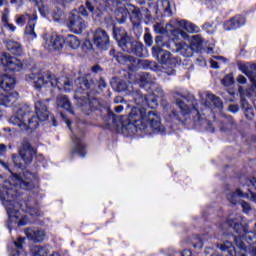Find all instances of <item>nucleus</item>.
I'll return each instance as SVG.
<instances>
[{
	"label": "nucleus",
	"mask_w": 256,
	"mask_h": 256,
	"mask_svg": "<svg viewBox=\"0 0 256 256\" xmlns=\"http://www.w3.org/2000/svg\"><path fill=\"white\" fill-rule=\"evenodd\" d=\"M37 180V175L24 171L23 174H12L9 182H5L0 188V200L8 213V229L11 231L15 227H25L35 221V217H41L39 206L35 200H28L20 203V189L28 191L33 189V181Z\"/></svg>",
	"instance_id": "nucleus-1"
},
{
	"label": "nucleus",
	"mask_w": 256,
	"mask_h": 256,
	"mask_svg": "<svg viewBox=\"0 0 256 256\" xmlns=\"http://www.w3.org/2000/svg\"><path fill=\"white\" fill-rule=\"evenodd\" d=\"M112 87H114L118 93L126 91L131 99H133L134 103L138 105L131 109L128 117L124 116L121 118L120 127L122 133H133L135 129L145 131L148 127L151 128L154 133H160V135L165 133V126L161 123V115H159V112H147V110H145V107H150V109L157 107L158 100L155 92L143 96L141 91L135 90L133 84H127L125 80L117 81L115 84H112Z\"/></svg>",
	"instance_id": "nucleus-2"
},
{
	"label": "nucleus",
	"mask_w": 256,
	"mask_h": 256,
	"mask_svg": "<svg viewBox=\"0 0 256 256\" xmlns=\"http://www.w3.org/2000/svg\"><path fill=\"white\" fill-rule=\"evenodd\" d=\"M35 114L26 104H18L13 107V115L9 119L10 125L18 127L20 131H35L39 127V121H47L49 110H47V100L35 103Z\"/></svg>",
	"instance_id": "nucleus-3"
},
{
	"label": "nucleus",
	"mask_w": 256,
	"mask_h": 256,
	"mask_svg": "<svg viewBox=\"0 0 256 256\" xmlns=\"http://www.w3.org/2000/svg\"><path fill=\"white\" fill-rule=\"evenodd\" d=\"M176 105L180 109V113L173 110L170 117L172 121H178L180 125L187 127H202V125H209V121L205 114L199 111V104L193 97H185L180 93L174 95Z\"/></svg>",
	"instance_id": "nucleus-4"
},
{
	"label": "nucleus",
	"mask_w": 256,
	"mask_h": 256,
	"mask_svg": "<svg viewBox=\"0 0 256 256\" xmlns=\"http://www.w3.org/2000/svg\"><path fill=\"white\" fill-rule=\"evenodd\" d=\"M94 6L90 2H86V8L90 13H93L95 9L98 11H114L116 15V21L123 24L127 21V17H131V21H139L141 19V12L131 4L122 5L119 0H93Z\"/></svg>",
	"instance_id": "nucleus-5"
},
{
	"label": "nucleus",
	"mask_w": 256,
	"mask_h": 256,
	"mask_svg": "<svg viewBox=\"0 0 256 256\" xmlns=\"http://www.w3.org/2000/svg\"><path fill=\"white\" fill-rule=\"evenodd\" d=\"M26 81L28 83H33L34 89H41L46 87V89H51V87H57L59 91L64 93H69L73 91V85L67 77L56 78L55 74L49 71H42L38 68L32 69L30 74L26 75Z\"/></svg>",
	"instance_id": "nucleus-6"
},
{
	"label": "nucleus",
	"mask_w": 256,
	"mask_h": 256,
	"mask_svg": "<svg viewBox=\"0 0 256 256\" xmlns=\"http://www.w3.org/2000/svg\"><path fill=\"white\" fill-rule=\"evenodd\" d=\"M113 37L117 41L118 46L126 53H132L136 57H145L143 54V44L133 41L123 28H113Z\"/></svg>",
	"instance_id": "nucleus-7"
},
{
	"label": "nucleus",
	"mask_w": 256,
	"mask_h": 256,
	"mask_svg": "<svg viewBox=\"0 0 256 256\" xmlns=\"http://www.w3.org/2000/svg\"><path fill=\"white\" fill-rule=\"evenodd\" d=\"M75 99H78V105L83 107V111H93V106H91V95H89V89L93 87V82L89 81L87 77H79L75 81Z\"/></svg>",
	"instance_id": "nucleus-8"
},
{
	"label": "nucleus",
	"mask_w": 256,
	"mask_h": 256,
	"mask_svg": "<svg viewBox=\"0 0 256 256\" xmlns=\"http://www.w3.org/2000/svg\"><path fill=\"white\" fill-rule=\"evenodd\" d=\"M87 15L85 6H80L78 10H73L68 17V29L72 33H76V35L83 33L87 29V21H85Z\"/></svg>",
	"instance_id": "nucleus-9"
},
{
	"label": "nucleus",
	"mask_w": 256,
	"mask_h": 256,
	"mask_svg": "<svg viewBox=\"0 0 256 256\" xmlns=\"http://www.w3.org/2000/svg\"><path fill=\"white\" fill-rule=\"evenodd\" d=\"M28 21V23H27ZM15 23L18 27H25V23H27L25 28V35L30 41H34L37 39V33H35V25H37V13L33 12L32 14L26 12L24 14L16 15Z\"/></svg>",
	"instance_id": "nucleus-10"
},
{
	"label": "nucleus",
	"mask_w": 256,
	"mask_h": 256,
	"mask_svg": "<svg viewBox=\"0 0 256 256\" xmlns=\"http://www.w3.org/2000/svg\"><path fill=\"white\" fill-rule=\"evenodd\" d=\"M152 55L156 57L157 61L163 66V73L165 75H173L175 73V65L177 60L173 58L171 52L163 50L161 47H152Z\"/></svg>",
	"instance_id": "nucleus-11"
},
{
	"label": "nucleus",
	"mask_w": 256,
	"mask_h": 256,
	"mask_svg": "<svg viewBox=\"0 0 256 256\" xmlns=\"http://www.w3.org/2000/svg\"><path fill=\"white\" fill-rule=\"evenodd\" d=\"M35 155H37L35 148H32L29 142L24 141L22 143V148L19 150V156L15 154L12 155V161L15 167L23 169L25 165H29L33 161V157H35Z\"/></svg>",
	"instance_id": "nucleus-12"
},
{
	"label": "nucleus",
	"mask_w": 256,
	"mask_h": 256,
	"mask_svg": "<svg viewBox=\"0 0 256 256\" xmlns=\"http://www.w3.org/2000/svg\"><path fill=\"white\" fill-rule=\"evenodd\" d=\"M246 185L249 187L247 189L248 192H245L241 189H237L235 192L227 194V199L229 203L232 205H237L239 203V199H256V194L253 192V189H256V179L252 178L246 181Z\"/></svg>",
	"instance_id": "nucleus-13"
},
{
	"label": "nucleus",
	"mask_w": 256,
	"mask_h": 256,
	"mask_svg": "<svg viewBox=\"0 0 256 256\" xmlns=\"http://www.w3.org/2000/svg\"><path fill=\"white\" fill-rule=\"evenodd\" d=\"M75 0H56L53 9H49L46 6L39 7L40 14L42 17H52L54 21H59L61 15H63V9H65V5H69V3H73Z\"/></svg>",
	"instance_id": "nucleus-14"
},
{
	"label": "nucleus",
	"mask_w": 256,
	"mask_h": 256,
	"mask_svg": "<svg viewBox=\"0 0 256 256\" xmlns=\"http://www.w3.org/2000/svg\"><path fill=\"white\" fill-rule=\"evenodd\" d=\"M1 65L5 71L19 72L23 70V62L7 52L1 54Z\"/></svg>",
	"instance_id": "nucleus-15"
},
{
	"label": "nucleus",
	"mask_w": 256,
	"mask_h": 256,
	"mask_svg": "<svg viewBox=\"0 0 256 256\" xmlns=\"http://www.w3.org/2000/svg\"><path fill=\"white\" fill-rule=\"evenodd\" d=\"M201 105L204 107V109H210L211 105L209 103H212L215 109H223V101L221 98L215 96L211 92H204L202 94H199Z\"/></svg>",
	"instance_id": "nucleus-16"
},
{
	"label": "nucleus",
	"mask_w": 256,
	"mask_h": 256,
	"mask_svg": "<svg viewBox=\"0 0 256 256\" xmlns=\"http://www.w3.org/2000/svg\"><path fill=\"white\" fill-rule=\"evenodd\" d=\"M43 38L44 47L48 51H59V49L63 48V40L57 34H45Z\"/></svg>",
	"instance_id": "nucleus-17"
},
{
	"label": "nucleus",
	"mask_w": 256,
	"mask_h": 256,
	"mask_svg": "<svg viewBox=\"0 0 256 256\" xmlns=\"http://www.w3.org/2000/svg\"><path fill=\"white\" fill-rule=\"evenodd\" d=\"M24 233L27 239L33 243H43L47 239V232L41 228H26Z\"/></svg>",
	"instance_id": "nucleus-18"
},
{
	"label": "nucleus",
	"mask_w": 256,
	"mask_h": 256,
	"mask_svg": "<svg viewBox=\"0 0 256 256\" xmlns=\"http://www.w3.org/2000/svg\"><path fill=\"white\" fill-rule=\"evenodd\" d=\"M94 45L98 49H102L103 51H106V49L109 48V34L101 28H98L94 32Z\"/></svg>",
	"instance_id": "nucleus-19"
},
{
	"label": "nucleus",
	"mask_w": 256,
	"mask_h": 256,
	"mask_svg": "<svg viewBox=\"0 0 256 256\" xmlns=\"http://www.w3.org/2000/svg\"><path fill=\"white\" fill-rule=\"evenodd\" d=\"M19 101V93L0 89V107H13Z\"/></svg>",
	"instance_id": "nucleus-20"
},
{
	"label": "nucleus",
	"mask_w": 256,
	"mask_h": 256,
	"mask_svg": "<svg viewBox=\"0 0 256 256\" xmlns=\"http://www.w3.org/2000/svg\"><path fill=\"white\" fill-rule=\"evenodd\" d=\"M71 131L73 135L72 140L74 143L73 153H77L79 157H85V144H83V132L79 133V130Z\"/></svg>",
	"instance_id": "nucleus-21"
},
{
	"label": "nucleus",
	"mask_w": 256,
	"mask_h": 256,
	"mask_svg": "<svg viewBox=\"0 0 256 256\" xmlns=\"http://www.w3.org/2000/svg\"><path fill=\"white\" fill-rule=\"evenodd\" d=\"M245 25V17L236 15L232 19L224 22L223 27L225 31H235Z\"/></svg>",
	"instance_id": "nucleus-22"
},
{
	"label": "nucleus",
	"mask_w": 256,
	"mask_h": 256,
	"mask_svg": "<svg viewBox=\"0 0 256 256\" xmlns=\"http://www.w3.org/2000/svg\"><path fill=\"white\" fill-rule=\"evenodd\" d=\"M171 23L177 25V27H180V29H184V31H186L187 33H191L192 35L201 31V28H199V26L187 20H171Z\"/></svg>",
	"instance_id": "nucleus-23"
},
{
	"label": "nucleus",
	"mask_w": 256,
	"mask_h": 256,
	"mask_svg": "<svg viewBox=\"0 0 256 256\" xmlns=\"http://www.w3.org/2000/svg\"><path fill=\"white\" fill-rule=\"evenodd\" d=\"M139 85L144 89H151L152 91L157 88L155 78L147 72H142L139 74Z\"/></svg>",
	"instance_id": "nucleus-24"
},
{
	"label": "nucleus",
	"mask_w": 256,
	"mask_h": 256,
	"mask_svg": "<svg viewBox=\"0 0 256 256\" xmlns=\"http://www.w3.org/2000/svg\"><path fill=\"white\" fill-rule=\"evenodd\" d=\"M172 51L186 58L191 57L195 53L193 47L190 44H187L186 42L175 43V48H172Z\"/></svg>",
	"instance_id": "nucleus-25"
},
{
	"label": "nucleus",
	"mask_w": 256,
	"mask_h": 256,
	"mask_svg": "<svg viewBox=\"0 0 256 256\" xmlns=\"http://www.w3.org/2000/svg\"><path fill=\"white\" fill-rule=\"evenodd\" d=\"M17 83V80H15V76L11 75H0V89L2 91H6L9 93V91H12V89H15V85Z\"/></svg>",
	"instance_id": "nucleus-26"
},
{
	"label": "nucleus",
	"mask_w": 256,
	"mask_h": 256,
	"mask_svg": "<svg viewBox=\"0 0 256 256\" xmlns=\"http://www.w3.org/2000/svg\"><path fill=\"white\" fill-rule=\"evenodd\" d=\"M23 243H25V238L19 237L17 241H14L11 244V246H8L10 256H25L26 254L25 250H23Z\"/></svg>",
	"instance_id": "nucleus-27"
},
{
	"label": "nucleus",
	"mask_w": 256,
	"mask_h": 256,
	"mask_svg": "<svg viewBox=\"0 0 256 256\" xmlns=\"http://www.w3.org/2000/svg\"><path fill=\"white\" fill-rule=\"evenodd\" d=\"M56 105L60 109L68 111L70 115H73V107L71 106V101L69 100V97H67L66 95H58L56 98Z\"/></svg>",
	"instance_id": "nucleus-28"
},
{
	"label": "nucleus",
	"mask_w": 256,
	"mask_h": 256,
	"mask_svg": "<svg viewBox=\"0 0 256 256\" xmlns=\"http://www.w3.org/2000/svg\"><path fill=\"white\" fill-rule=\"evenodd\" d=\"M6 49L11 51L13 55L21 57L23 55V46L19 42L12 40L6 41Z\"/></svg>",
	"instance_id": "nucleus-29"
},
{
	"label": "nucleus",
	"mask_w": 256,
	"mask_h": 256,
	"mask_svg": "<svg viewBox=\"0 0 256 256\" xmlns=\"http://www.w3.org/2000/svg\"><path fill=\"white\" fill-rule=\"evenodd\" d=\"M110 55L114 56V59L115 61H117V63H130V65H133V63H135V58L131 55L115 54V50H111Z\"/></svg>",
	"instance_id": "nucleus-30"
},
{
	"label": "nucleus",
	"mask_w": 256,
	"mask_h": 256,
	"mask_svg": "<svg viewBox=\"0 0 256 256\" xmlns=\"http://www.w3.org/2000/svg\"><path fill=\"white\" fill-rule=\"evenodd\" d=\"M30 253L32 256H48L51 253V249L49 246L35 245L31 247Z\"/></svg>",
	"instance_id": "nucleus-31"
},
{
	"label": "nucleus",
	"mask_w": 256,
	"mask_h": 256,
	"mask_svg": "<svg viewBox=\"0 0 256 256\" xmlns=\"http://www.w3.org/2000/svg\"><path fill=\"white\" fill-rule=\"evenodd\" d=\"M65 43L70 47V49H79V47H81V40L73 34H69L65 38Z\"/></svg>",
	"instance_id": "nucleus-32"
},
{
	"label": "nucleus",
	"mask_w": 256,
	"mask_h": 256,
	"mask_svg": "<svg viewBox=\"0 0 256 256\" xmlns=\"http://www.w3.org/2000/svg\"><path fill=\"white\" fill-rule=\"evenodd\" d=\"M171 35L172 41H179L180 39H184L185 41H187V39H189V33H187V31L179 30L177 28L171 31Z\"/></svg>",
	"instance_id": "nucleus-33"
},
{
	"label": "nucleus",
	"mask_w": 256,
	"mask_h": 256,
	"mask_svg": "<svg viewBox=\"0 0 256 256\" xmlns=\"http://www.w3.org/2000/svg\"><path fill=\"white\" fill-rule=\"evenodd\" d=\"M190 45L194 51H199L203 47V38L200 35L192 36Z\"/></svg>",
	"instance_id": "nucleus-34"
},
{
	"label": "nucleus",
	"mask_w": 256,
	"mask_h": 256,
	"mask_svg": "<svg viewBox=\"0 0 256 256\" xmlns=\"http://www.w3.org/2000/svg\"><path fill=\"white\" fill-rule=\"evenodd\" d=\"M155 43L157 46H154V47H166L167 49H170L172 50L173 47H171V41L169 42H163V37L162 36H157L156 39H155Z\"/></svg>",
	"instance_id": "nucleus-35"
},
{
	"label": "nucleus",
	"mask_w": 256,
	"mask_h": 256,
	"mask_svg": "<svg viewBox=\"0 0 256 256\" xmlns=\"http://www.w3.org/2000/svg\"><path fill=\"white\" fill-rule=\"evenodd\" d=\"M235 83V78L233 77V74H228L222 79V85L224 87H231Z\"/></svg>",
	"instance_id": "nucleus-36"
},
{
	"label": "nucleus",
	"mask_w": 256,
	"mask_h": 256,
	"mask_svg": "<svg viewBox=\"0 0 256 256\" xmlns=\"http://www.w3.org/2000/svg\"><path fill=\"white\" fill-rule=\"evenodd\" d=\"M9 15L10 11L8 8H5L4 11L2 12V24L5 25V23H9Z\"/></svg>",
	"instance_id": "nucleus-37"
},
{
	"label": "nucleus",
	"mask_w": 256,
	"mask_h": 256,
	"mask_svg": "<svg viewBox=\"0 0 256 256\" xmlns=\"http://www.w3.org/2000/svg\"><path fill=\"white\" fill-rule=\"evenodd\" d=\"M154 31H155V33H158L159 35H163L166 30L162 24L158 23V24L154 25Z\"/></svg>",
	"instance_id": "nucleus-38"
},
{
	"label": "nucleus",
	"mask_w": 256,
	"mask_h": 256,
	"mask_svg": "<svg viewBox=\"0 0 256 256\" xmlns=\"http://www.w3.org/2000/svg\"><path fill=\"white\" fill-rule=\"evenodd\" d=\"M144 42L148 47H151V45H153V36H151L149 33H146L144 35Z\"/></svg>",
	"instance_id": "nucleus-39"
},
{
	"label": "nucleus",
	"mask_w": 256,
	"mask_h": 256,
	"mask_svg": "<svg viewBox=\"0 0 256 256\" xmlns=\"http://www.w3.org/2000/svg\"><path fill=\"white\" fill-rule=\"evenodd\" d=\"M3 27L4 29H7V31H11L12 33H15V31L17 30V27H15V25L9 22L3 24Z\"/></svg>",
	"instance_id": "nucleus-40"
},
{
	"label": "nucleus",
	"mask_w": 256,
	"mask_h": 256,
	"mask_svg": "<svg viewBox=\"0 0 256 256\" xmlns=\"http://www.w3.org/2000/svg\"><path fill=\"white\" fill-rule=\"evenodd\" d=\"M240 205L244 213H249V211H251V206L249 205V203L242 201Z\"/></svg>",
	"instance_id": "nucleus-41"
},
{
	"label": "nucleus",
	"mask_w": 256,
	"mask_h": 256,
	"mask_svg": "<svg viewBox=\"0 0 256 256\" xmlns=\"http://www.w3.org/2000/svg\"><path fill=\"white\" fill-rule=\"evenodd\" d=\"M213 59H216V61L218 62V65L221 63H227V58L223 57V56H213Z\"/></svg>",
	"instance_id": "nucleus-42"
},
{
	"label": "nucleus",
	"mask_w": 256,
	"mask_h": 256,
	"mask_svg": "<svg viewBox=\"0 0 256 256\" xmlns=\"http://www.w3.org/2000/svg\"><path fill=\"white\" fill-rule=\"evenodd\" d=\"M210 65L212 69H219V62L215 58L210 60Z\"/></svg>",
	"instance_id": "nucleus-43"
},
{
	"label": "nucleus",
	"mask_w": 256,
	"mask_h": 256,
	"mask_svg": "<svg viewBox=\"0 0 256 256\" xmlns=\"http://www.w3.org/2000/svg\"><path fill=\"white\" fill-rule=\"evenodd\" d=\"M228 111L230 113H238L239 112V106H237V105H230L228 107Z\"/></svg>",
	"instance_id": "nucleus-44"
},
{
	"label": "nucleus",
	"mask_w": 256,
	"mask_h": 256,
	"mask_svg": "<svg viewBox=\"0 0 256 256\" xmlns=\"http://www.w3.org/2000/svg\"><path fill=\"white\" fill-rule=\"evenodd\" d=\"M193 247L195 249H202L203 248V239L198 238V242L194 243Z\"/></svg>",
	"instance_id": "nucleus-45"
},
{
	"label": "nucleus",
	"mask_w": 256,
	"mask_h": 256,
	"mask_svg": "<svg viewBox=\"0 0 256 256\" xmlns=\"http://www.w3.org/2000/svg\"><path fill=\"white\" fill-rule=\"evenodd\" d=\"M237 81L238 83H240V85H245V83H247V78H245V76L243 75H239L237 77Z\"/></svg>",
	"instance_id": "nucleus-46"
},
{
	"label": "nucleus",
	"mask_w": 256,
	"mask_h": 256,
	"mask_svg": "<svg viewBox=\"0 0 256 256\" xmlns=\"http://www.w3.org/2000/svg\"><path fill=\"white\" fill-rule=\"evenodd\" d=\"M7 153V146L5 144H0V156L3 157Z\"/></svg>",
	"instance_id": "nucleus-47"
},
{
	"label": "nucleus",
	"mask_w": 256,
	"mask_h": 256,
	"mask_svg": "<svg viewBox=\"0 0 256 256\" xmlns=\"http://www.w3.org/2000/svg\"><path fill=\"white\" fill-rule=\"evenodd\" d=\"M98 87H99V89H105V87H107V82H105L104 79H100L98 81Z\"/></svg>",
	"instance_id": "nucleus-48"
},
{
	"label": "nucleus",
	"mask_w": 256,
	"mask_h": 256,
	"mask_svg": "<svg viewBox=\"0 0 256 256\" xmlns=\"http://www.w3.org/2000/svg\"><path fill=\"white\" fill-rule=\"evenodd\" d=\"M253 110H251V108H247L246 109V117L247 119H253Z\"/></svg>",
	"instance_id": "nucleus-49"
},
{
	"label": "nucleus",
	"mask_w": 256,
	"mask_h": 256,
	"mask_svg": "<svg viewBox=\"0 0 256 256\" xmlns=\"http://www.w3.org/2000/svg\"><path fill=\"white\" fill-rule=\"evenodd\" d=\"M61 117H62L63 121H65L68 129H70V131H71V121L69 119H67V117H65V115H63V114H61Z\"/></svg>",
	"instance_id": "nucleus-50"
},
{
	"label": "nucleus",
	"mask_w": 256,
	"mask_h": 256,
	"mask_svg": "<svg viewBox=\"0 0 256 256\" xmlns=\"http://www.w3.org/2000/svg\"><path fill=\"white\" fill-rule=\"evenodd\" d=\"M11 5H16V7H21V0H10Z\"/></svg>",
	"instance_id": "nucleus-51"
},
{
	"label": "nucleus",
	"mask_w": 256,
	"mask_h": 256,
	"mask_svg": "<svg viewBox=\"0 0 256 256\" xmlns=\"http://www.w3.org/2000/svg\"><path fill=\"white\" fill-rule=\"evenodd\" d=\"M211 27H213V24H211V23H205V24L202 26V29H204L205 31H207V29H211Z\"/></svg>",
	"instance_id": "nucleus-52"
},
{
	"label": "nucleus",
	"mask_w": 256,
	"mask_h": 256,
	"mask_svg": "<svg viewBox=\"0 0 256 256\" xmlns=\"http://www.w3.org/2000/svg\"><path fill=\"white\" fill-rule=\"evenodd\" d=\"M92 71L93 73H99V71H101V67H99V65L93 66Z\"/></svg>",
	"instance_id": "nucleus-53"
},
{
	"label": "nucleus",
	"mask_w": 256,
	"mask_h": 256,
	"mask_svg": "<svg viewBox=\"0 0 256 256\" xmlns=\"http://www.w3.org/2000/svg\"><path fill=\"white\" fill-rule=\"evenodd\" d=\"M182 256H193V253H191L190 250H184Z\"/></svg>",
	"instance_id": "nucleus-54"
},
{
	"label": "nucleus",
	"mask_w": 256,
	"mask_h": 256,
	"mask_svg": "<svg viewBox=\"0 0 256 256\" xmlns=\"http://www.w3.org/2000/svg\"><path fill=\"white\" fill-rule=\"evenodd\" d=\"M114 109H115L116 113H121L123 111V106L122 105H118Z\"/></svg>",
	"instance_id": "nucleus-55"
},
{
	"label": "nucleus",
	"mask_w": 256,
	"mask_h": 256,
	"mask_svg": "<svg viewBox=\"0 0 256 256\" xmlns=\"http://www.w3.org/2000/svg\"><path fill=\"white\" fill-rule=\"evenodd\" d=\"M163 5L165 6V11H169V1L163 0Z\"/></svg>",
	"instance_id": "nucleus-56"
},
{
	"label": "nucleus",
	"mask_w": 256,
	"mask_h": 256,
	"mask_svg": "<svg viewBox=\"0 0 256 256\" xmlns=\"http://www.w3.org/2000/svg\"><path fill=\"white\" fill-rule=\"evenodd\" d=\"M114 102H115V103H123V97L117 96V97L114 99Z\"/></svg>",
	"instance_id": "nucleus-57"
},
{
	"label": "nucleus",
	"mask_w": 256,
	"mask_h": 256,
	"mask_svg": "<svg viewBox=\"0 0 256 256\" xmlns=\"http://www.w3.org/2000/svg\"><path fill=\"white\" fill-rule=\"evenodd\" d=\"M2 167H4V169H9V165L3 161L0 162Z\"/></svg>",
	"instance_id": "nucleus-58"
},
{
	"label": "nucleus",
	"mask_w": 256,
	"mask_h": 256,
	"mask_svg": "<svg viewBox=\"0 0 256 256\" xmlns=\"http://www.w3.org/2000/svg\"><path fill=\"white\" fill-rule=\"evenodd\" d=\"M206 53L211 54L213 53V47H208Z\"/></svg>",
	"instance_id": "nucleus-59"
},
{
	"label": "nucleus",
	"mask_w": 256,
	"mask_h": 256,
	"mask_svg": "<svg viewBox=\"0 0 256 256\" xmlns=\"http://www.w3.org/2000/svg\"><path fill=\"white\" fill-rule=\"evenodd\" d=\"M30 1H32V3L35 5H39V3H41V0H30Z\"/></svg>",
	"instance_id": "nucleus-60"
},
{
	"label": "nucleus",
	"mask_w": 256,
	"mask_h": 256,
	"mask_svg": "<svg viewBox=\"0 0 256 256\" xmlns=\"http://www.w3.org/2000/svg\"><path fill=\"white\" fill-rule=\"evenodd\" d=\"M6 3V0H0V7H3Z\"/></svg>",
	"instance_id": "nucleus-61"
},
{
	"label": "nucleus",
	"mask_w": 256,
	"mask_h": 256,
	"mask_svg": "<svg viewBox=\"0 0 256 256\" xmlns=\"http://www.w3.org/2000/svg\"><path fill=\"white\" fill-rule=\"evenodd\" d=\"M50 256H60V255H59V253L54 252V253H52Z\"/></svg>",
	"instance_id": "nucleus-62"
},
{
	"label": "nucleus",
	"mask_w": 256,
	"mask_h": 256,
	"mask_svg": "<svg viewBox=\"0 0 256 256\" xmlns=\"http://www.w3.org/2000/svg\"><path fill=\"white\" fill-rule=\"evenodd\" d=\"M4 131H6V132H11V128H4Z\"/></svg>",
	"instance_id": "nucleus-63"
},
{
	"label": "nucleus",
	"mask_w": 256,
	"mask_h": 256,
	"mask_svg": "<svg viewBox=\"0 0 256 256\" xmlns=\"http://www.w3.org/2000/svg\"><path fill=\"white\" fill-rule=\"evenodd\" d=\"M169 27H172L171 24L166 25V29H169Z\"/></svg>",
	"instance_id": "nucleus-64"
}]
</instances>
